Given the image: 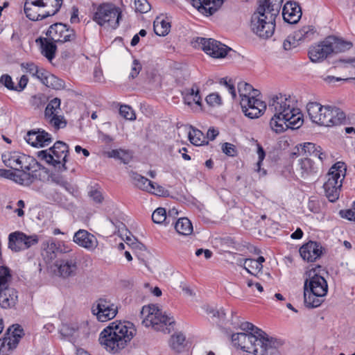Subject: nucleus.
<instances>
[{"label":"nucleus","mask_w":355,"mask_h":355,"mask_svg":"<svg viewBox=\"0 0 355 355\" xmlns=\"http://www.w3.org/2000/svg\"><path fill=\"white\" fill-rule=\"evenodd\" d=\"M313 26H306L294 33L293 39L297 41L311 40L315 34Z\"/></svg>","instance_id":"obj_44"},{"label":"nucleus","mask_w":355,"mask_h":355,"mask_svg":"<svg viewBox=\"0 0 355 355\" xmlns=\"http://www.w3.org/2000/svg\"><path fill=\"white\" fill-rule=\"evenodd\" d=\"M330 41L326 37L323 41L309 49V57L313 62H320L332 53Z\"/></svg>","instance_id":"obj_20"},{"label":"nucleus","mask_w":355,"mask_h":355,"mask_svg":"<svg viewBox=\"0 0 355 355\" xmlns=\"http://www.w3.org/2000/svg\"><path fill=\"white\" fill-rule=\"evenodd\" d=\"M44 247V252L42 255L46 262L52 261L55 259L60 253L59 247L53 239L46 241L42 244Z\"/></svg>","instance_id":"obj_31"},{"label":"nucleus","mask_w":355,"mask_h":355,"mask_svg":"<svg viewBox=\"0 0 355 355\" xmlns=\"http://www.w3.org/2000/svg\"><path fill=\"white\" fill-rule=\"evenodd\" d=\"M25 234L20 232H12L8 236V248L14 252L24 250Z\"/></svg>","instance_id":"obj_32"},{"label":"nucleus","mask_w":355,"mask_h":355,"mask_svg":"<svg viewBox=\"0 0 355 355\" xmlns=\"http://www.w3.org/2000/svg\"><path fill=\"white\" fill-rule=\"evenodd\" d=\"M23 334V329L21 326L19 324H13L8 329L6 336L9 337V338H16L18 344Z\"/></svg>","instance_id":"obj_50"},{"label":"nucleus","mask_w":355,"mask_h":355,"mask_svg":"<svg viewBox=\"0 0 355 355\" xmlns=\"http://www.w3.org/2000/svg\"><path fill=\"white\" fill-rule=\"evenodd\" d=\"M259 339L254 355H281L278 350V347L282 345L281 340L268 336L266 333Z\"/></svg>","instance_id":"obj_17"},{"label":"nucleus","mask_w":355,"mask_h":355,"mask_svg":"<svg viewBox=\"0 0 355 355\" xmlns=\"http://www.w3.org/2000/svg\"><path fill=\"white\" fill-rule=\"evenodd\" d=\"M240 328L241 330L246 331L247 334L252 332L254 334H261V336H264L265 332L258 327H255L253 324L245 322H242L240 325Z\"/></svg>","instance_id":"obj_53"},{"label":"nucleus","mask_w":355,"mask_h":355,"mask_svg":"<svg viewBox=\"0 0 355 355\" xmlns=\"http://www.w3.org/2000/svg\"><path fill=\"white\" fill-rule=\"evenodd\" d=\"M73 241L79 246L89 251L95 250L98 245L96 237L85 230H79L76 232L73 236Z\"/></svg>","instance_id":"obj_22"},{"label":"nucleus","mask_w":355,"mask_h":355,"mask_svg":"<svg viewBox=\"0 0 355 355\" xmlns=\"http://www.w3.org/2000/svg\"><path fill=\"white\" fill-rule=\"evenodd\" d=\"M37 3H40L43 7H45L46 9H56L55 6H58V12L60 10L63 0H36Z\"/></svg>","instance_id":"obj_54"},{"label":"nucleus","mask_w":355,"mask_h":355,"mask_svg":"<svg viewBox=\"0 0 355 355\" xmlns=\"http://www.w3.org/2000/svg\"><path fill=\"white\" fill-rule=\"evenodd\" d=\"M35 78L39 79L42 84L48 87L58 89L62 86L60 80L44 69L40 68Z\"/></svg>","instance_id":"obj_28"},{"label":"nucleus","mask_w":355,"mask_h":355,"mask_svg":"<svg viewBox=\"0 0 355 355\" xmlns=\"http://www.w3.org/2000/svg\"><path fill=\"white\" fill-rule=\"evenodd\" d=\"M37 157L41 159L45 160L46 163L53 166V155L49 150H40L37 153Z\"/></svg>","instance_id":"obj_60"},{"label":"nucleus","mask_w":355,"mask_h":355,"mask_svg":"<svg viewBox=\"0 0 355 355\" xmlns=\"http://www.w3.org/2000/svg\"><path fill=\"white\" fill-rule=\"evenodd\" d=\"M57 275L62 279L73 277L78 274V259L76 254H64L58 258L54 263Z\"/></svg>","instance_id":"obj_9"},{"label":"nucleus","mask_w":355,"mask_h":355,"mask_svg":"<svg viewBox=\"0 0 355 355\" xmlns=\"http://www.w3.org/2000/svg\"><path fill=\"white\" fill-rule=\"evenodd\" d=\"M206 102L212 107L218 106L222 104L221 97L218 93H211L206 97Z\"/></svg>","instance_id":"obj_57"},{"label":"nucleus","mask_w":355,"mask_h":355,"mask_svg":"<svg viewBox=\"0 0 355 355\" xmlns=\"http://www.w3.org/2000/svg\"><path fill=\"white\" fill-rule=\"evenodd\" d=\"M192 43L195 48L201 49L214 58H224L227 51L231 50L225 44L211 38L197 37Z\"/></svg>","instance_id":"obj_8"},{"label":"nucleus","mask_w":355,"mask_h":355,"mask_svg":"<svg viewBox=\"0 0 355 355\" xmlns=\"http://www.w3.org/2000/svg\"><path fill=\"white\" fill-rule=\"evenodd\" d=\"M171 348L176 352H181L186 347V337L182 333H176L169 340Z\"/></svg>","instance_id":"obj_37"},{"label":"nucleus","mask_w":355,"mask_h":355,"mask_svg":"<svg viewBox=\"0 0 355 355\" xmlns=\"http://www.w3.org/2000/svg\"><path fill=\"white\" fill-rule=\"evenodd\" d=\"M61 101L58 98L51 100L44 110V118H49L51 116L58 114L60 112Z\"/></svg>","instance_id":"obj_45"},{"label":"nucleus","mask_w":355,"mask_h":355,"mask_svg":"<svg viewBox=\"0 0 355 355\" xmlns=\"http://www.w3.org/2000/svg\"><path fill=\"white\" fill-rule=\"evenodd\" d=\"M130 176L134 185L138 189L148 192L155 189L154 182L135 171H130Z\"/></svg>","instance_id":"obj_29"},{"label":"nucleus","mask_w":355,"mask_h":355,"mask_svg":"<svg viewBox=\"0 0 355 355\" xmlns=\"http://www.w3.org/2000/svg\"><path fill=\"white\" fill-rule=\"evenodd\" d=\"M142 67L140 62L138 60L135 59L131 67V71L129 74V79H135L136 77H137Z\"/></svg>","instance_id":"obj_58"},{"label":"nucleus","mask_w":355,"mask_h":355,"mask_svg":"<svg viewBox=\"0 0 355 355\" xmlns=\"http://www.w3.org/2000/svg\"><path fill=\"white\" fill-rule=\"evenodd\" d=\"M46 35L49 39L58 44L73 42L76 38L75 31L69 26L61 22L51 25Z\"/></svg>","instance_id":"obj_11"},{"label":"nucleus","mask_w":355,"mask_h":355,"mask_svg":"<svg viewBox=\"0 0 355 355\" xmlns=\"http://www.w3.org/2000/svg\"><path fill=\"white\" fill-rule=\"evenodd\" d=\"M342 184V180H340V183L334 182L333 180H327L324 183L325 196L330 202H334L339 198Z\"/></svg>","instance_id":"obj_26"},{"label":"nucleus","mask_w":355,"mask_h":355,"mask_svg":"<svg viewBox=\"0 0 355 355\" xmlns=\"http://www.w3.org/2000/svg\"><path fill=\"white\" fill-rule=\"evenodd\" d=\"M320 266L306 272L308 278L304 284V302L308 308H317L324 302V297L328 292V284L326 279L317 274V268Z\"/></svg>","instance_id":"obj_3"},{"label":"nucleus","mask_w":355,"mask_h":355,"mask_svg":"<svg viewBox=\"0 0 355 355\" xmlns=\"http://www.w3.org/2000/svg\"><path fill=\"white\" fill-rule=\"evenodd\" d=\"M283 103L282 94L273 96L268 103L269 110L274 112V116L270 121V126L276 133L282 132L288 129L286 121L284 120L286 114H284L286 111L283 107Z\"/></svg>","instance_id":"obj_7"},{"label":"nucleus","mask_w":355,"mask_h":355,"mask_svg":"<svg viewBox=\"0 0 355 355\" xmlns=\"http://www.w3.org/2000/svg\"><path fill=\"white\" fill-rule=\"evenodd\" d=\"M345 114L340 108L335 106L325 105L318 124L327 127L338 125L345 122Z\"/></svg>","instance_id":"obj_14"},{"label":"nucleus","mask_w":355,"mask_h":355,"mask_svg":"<svg viewBox=\"0 0 355 355\" xmlns=\"http://www.w3.org/2000/svg\"><path fill=\"white\" fill-rule=\"evenodd\" d=\"M0 83L10 90H15L14 83L12 80V78L8 75H2L0 78Z\"/></svg>","instance_id":"obj_63"},{"label":"nucleus","mask_w":355,"mask_h":355,"mask_svg":"<svg viewBox=\"0 0 355 355\" xmlns=\"http://www.w3.org/2000/svg\"><path fill=\"white\" fill-rule=\"evenodd\" d=\"M53 181L57 184L62 187L69 192H71L73 190L72 186L61 176H57L53 178Z\"/></svg>","instance_id":"obj_64"},{"label":"nucleus","mask_w":355,"mask_h":355,"mask_svg":"<svg viewBox=\"0 0 355 355\" xmlns=\"http://www.w3.org/2000/svg\"><path fill=\"white\" fill-rule=\"evenodd\" d=\"M324 106L317 102H309L306 105L307 112L310 119L315 123H318Z\"/></svg>","instance_id":"obj_39"},{"label":"nucleus","mask_w":355,"mask_h":355,"mask_svg":"<svg viewBox=\"0 0 355 355\" xmlns=\"http://www.w3.org/2000/svg\"><path fill=\"white\" fill-rule=\"evenodd\" d=\"M89 196L96 203H101L104 199L101 191L95 189H92L89 191Z\"/></svg>","instance_id":"obj_62"},{"label":"nucleus","mask_w":355,"mask_h":355,"mask_svg":"<svg viewBox=\"0 0 355 355\" xmlns=\"http://www.w3.org/2000/svg\"><path fill=\"white\" fill-rule=\"evenodd\" d=\"M18 302V291L8 287L0 290V307L8 309L15 308Z\"/></svg>","instance_id":"obj_24"},{"label":"nucleus","mask_w":355,"mask_h":355,"mask_svg":"<svg viewBox=\"0 0 355 355\" xmlns=\"http://www.w3.org/2000/svg\"><path fill=\"white\" fill-rule=\"evenodd\" d=\"M238 91L241 99L252 96H258L259 91L255 89L252 86L245 82H240L238 83Z\"/></svg>","instance_id":"obj_40"},{"label":"nucleus","mask_w":355,"mask_h":355,"mask_svg":"<svg viewBox=\"0 0 355 355\" xmlns=\"http://www.w3.org/2000/svg\"><path fill=\"white\" fill-rule=\"evenodd\" d=\"M141 315L144 318L143 324L145 326H151L155 330L162 331L165 334H169L171 327L175 324L173 317L163 313L155 305L143 306L141 310Z\"/></svg>","instance_id":"obj_5"},{"label":"nucleus","mask_w":355,"mask_h":355,"mask_svg":"<svg viewBox=\"0 0 355 355\" xmlns=\"http://www.w3.org/2000/svg\"><path fill=\"white\" fill-rule=\"evenodd\" d=\"M283 0H260L259 7L251 17V29L259 37L267 39L275 32V19Z\"/></svg>","instance_id":"obj_1"},{"label":"nucleus","mask_w":355,"mask_h":355,"mask_svg":"<svg viewBox=\"0 0 355 355\" xmlns=\"http://www.w3.org/2000/svg\"><path fill=\"white\" fill-rule=\"evenodd\" d=\"M136 334L134 324L128 321H114L100 334L99 343L112 354L124 349Z\"/></svg>","instance_id":"obj_2"},{"label":"nucleus","mask_w":355,"mask_h":355,"mask_svg":"<svg viewBox=\"0 0 355 355\" xmlns=\"http://www.w3.org/2000/svg\"><path fill=\"white\" fill-rule=\"evenodd\" d=\"M320 150H321L320 146H317L315 144L309 142L304 143L303 145L301 144L300 147H297V154L299 155L317 157Z\"/></svg>","instance_id":"obj_41"},{"label":"nucleus","mask_w":355,"mask_h":355,"mask_svg":"<svg viewBox=\"0 0 355 355\" xmlns=\"http://www.w3.org/2000/svg\"><path fill=\"white\" fill-rule=\"evenodd\" d=\"M282 16L286 22L296 24L302 17L301 8L295 2H287L283 7Z\"/></svg>","instance_id":"obj_25"},{"label":"nucleus","mask_w":355,"mask_h":355,"mask_svg":"<svg viewBox=\"0 0 355 355\" xmlns=\"http://www.w3.org/2000/svg\"><path fill=\"white\" fill-rule=\"evenodd\" d=\"M166 219V211L164 208L159 207L152 214V220L155 223L161 224Z\"/></svg>","instance_id":"obj_51"},{"label":"nucleus","mask_w":355,"mask_h":355,"mask_svg":"<svg viewBox=\"0 0 355 355\" xmlns=\"http://www.w3.org/2000/svg\"><path fill=\"white\" fill-rule=\"evenodd\" d=\"M92 19L101 26H107L116 29L122 18L121 9L112 3H102L98 6L93 5Z\"/></svg>","instance_id":"obj_4"},{"label":"nucleus","mask_w":355,"mask_h":355,"mask_svg":"<svg viewBox=\"0 0 355 355\" xmlns=\"http://www.w3.org/2000/svg\"><path fill=\"white\" fill-rule=\"evenodd\" d=\"M299 164L301 177L303 178H306L308 176L317 173V167L315 166L313 162L309 158L305 157L300 159Z\"/></svg>","instance_id":"obj_36"},{"label":"nucleus","mask_w":355,"mask_h":355,"mask_svg":"<svg viewBox=\"0 0 355 355\" xmlns=\"http://www.w3.org/2000/svg\"><path fill=\"white\" fill-rule=\"evenodd\" d=\"M2 161L4 164L13 170H15L16 172L19 171V166L20 163L21 154L14 152V153H8L2 155Z\"/></svg>","instance_id":"obj_35"},{"label":"nucleus","mask_w":355,"mask_h":355,"mask_svg":"<svg viewBox=\"0 0 355 355\" xmlns=\"http://www.w3.org/2000/svg\"><path fill=\"white\" fill-rule=\"evenodd\" d=\"M283 107L286 114V121L288 128L297 129L303 123V114L300 109L296 107L294 98L290 95L282 94Z\"/></svg>","instance_id":"obj_10"},{"label":"nucleus","mask_w":355,"mask_h":355,"mask_svg":"<svg viewBox=\"0 0 355 355\" xmlns=\"http://www.w3.org/2000/svg\"><path fill=\"white\" fill-rule=\"evenodd\" d=\"M109 158H114L120 160L125 164H128L132 159V154L130 151L121 148L114 149L104 153Z\"/></svg>","instance_id":"obj_34"},{"label":"nucleus","mask_w":355,"mask_h":355,"mask_svg":"<svg viewBox=\"0 0 355 355\" xmlns=\"http://www.w3.org/2000/svg\"><path fill=\"white\" fill-rule=\"evenodd\" d=\"M36 43L40 44L41 46V53L49 61H51L55 55L57 50L56 42H54L49 37H39L36 40Z\"/></svg>","instance_id":"obj_27"},{"label":"nucleus","mask_w":355,"mask_h":355,"mask_svg":"<svg viewBox=\"0 0 355 355\" xmlns=\"http://www.w3.org/2000/svg\"><path fill=\"white\" fill-rule=\"evenodd\" d=\"M257 97V96L245 98L240 101L242 111L248 118H259L263 114L266 109V103Z\"/></svg>","instance_id":"obj_16"},{"label":"nucleus","mask_w":355,"mask_h":355,"mask_svg":"<svg viewBox=\"0 0 355 355\" xmlns=\"http://www.w3.org/2000/svg\"><path fill=\"white\" fill-rule=\"evenodd\" d=\"M347 166L343 162H338L334 164L327 174V180L340 183V180H343L346 174Z\"/></svg>","instance_id":"obj_30"},{"label":"nucleus","mask_w":355,"mask_h":355,"mask_svg":"<svg viewBox=\"0 0 355 355\" xmlns=\"http://www.w3.org/2000/svg\"><path fill=\"white\" fill-rule=\"evenodd\" d=\"M189 138L190 141L196 146H202L208 143L203 132L196 128H192L189 132Z\"/></svg>","instance_id":"obj_47"},{"label":"nucleus","mask_w":355,"mask_h":355,"mask_svg":"<svg viewBox=\"0 0 355 355\" xmlns=\"http://www.w3.org/2000/svg\"><path fill=\"white\" fill-rule=\"evenodd\" d=\"M299 252L304 261L313 262L320 257L322 253V247L320 243L310 241L302 245Z\"/></svg>","instance_id":"obj_21"},{"label":"nucleus","mask_w":355,"mask_h":355,"mask_svg":"<svg viewBox=\"0 0 355 355\" xmlns=\"http://www.w3.org/2000/svg\"><path fill=\"white\" fill-rule=\"evenodd\" d=\"M12 279L10 270L6 266H0V290L10 287L8 282Z\"/></svg>","instance_id":"obj_49"},{"label":"nucleus","mask_w":355,"mask_h":355,"mask_svg":"<svg viewBox=\"0 0 355 355\" xmlns=\"http://www.w3.org/2000/svg\"><path fill=\"white\" fill-rule=\"evenodd\" d=\"M118 312V306L106 298H99L92 306V313L100 322L113 319Z\"/></svg>","instance_id":"obj_12"},{"label":"nucleus","mask_w":355,"mask_h":355,"mask_svg":"<svg viewBox=\"0 0 355 355\" xmlns=\"http://www.w3.org/2000/svg\"><path fill=\"white\" fill-rule=\"evenodd\" d=\"M170 28V23L159 17H157L154 21L153 29L155 33L159 36L166 35L169 33Z\"/></svg>","instance_id":"obj_42"},{"label":"nucleus","mask_w":355,"mask_h":355,"mask_svg":"<svg viewBox=\"0 0 355 355\" xmlns=\"http://www.w3.org/2000/svg\"><path fill=\"white\" fill-rule=\"evenodd\" d=\"M44 119L46 122L55 130H58L67 126V123L64 117L62 115H59V114Z\"/></svg>","instance_id":"obj_46"},{"label":"nucleus","mask_w":355,"mask_h":355,"mask_svg":"<svg viewBox=\"0 0 355 355\" xmlns=\"http://www.w3.org/2000/svg\"><path fill=\"white\" fill-rule=\"evenodd\" d=\"M243 268L246 271L254 276H257L258 273L261 272L263 265L255 261L253 259H245L243 263Z\"/></svg>","instance_id":"obj_48"},{"label":"nucleus","mask_w":355,"mask_h":355,"mask_svg":"<svg viewBox=\"0 0 355 355\" xmlns=\"http://www.w3.org/2000/svg\"><path fill=\"white\" fill-rule=\"evenodd\" d=\"M56 9H46L36 0H26L24 3V13L26 16L32 21H38L45 19L49 16H53L58 12V6Z\"/></svg>","instance_id":"obj_13"},{"label":"nucleus","mask_w":355,"mask_h":355,"mask_svg":"<svg viewBox=\"0 0 355 355\" xmlns=\"http://www.w3.org/2000/svg\"><path fill=\"white\" fill-rule=\"evenodd\" d=\"M257 155H258L259 160L257 163V168L256 169V171L258 173H259L261 175H265L266 174V171L264 169H261V166L263 160L265 158L266 153H265L263 148L260 145H258V146H257Z\"/></svg>","instance_id":"obj_55"},{"label":"nucleus","mask_w":355,"mask_h":355,"mask_svg":"<svg viewBox=\"0 0 355 355\" xmlns=\"http://www.w3.org/2000/svg\"><path fill=\"white\" fill-rule=\"evenodd\" d=\"M191 2L200 12L210 16L221 7L224 0H191Z\"/></svg>","instance_id":"obj_23"},{"label":"nucleus","mask_w":355,"mask_h":355,"mask_svg":"<svg viewBox=\"0 0 355 355\" xmlns=\"http://www.w3.org/2000/svg\"><path fill=\"white\" fill-rule=\"evenodd\" d=\"M261 336V334L256 335L252 332L236 333L232 335V341L235 346L240 347L243 352L254 354Z\"/></svg>","instance_id":"obj_15"},{"label":"nucleus","mask_w":355,"mask_h":355,"mask_svg":"<svg viewBox=\"0 0 355 355\" xmlns=\"http://www.w3.org/2000/svg\"><path fill=\"white\" fill-rule=\"evenodd\" d=\"M206 312L208 315H210L212 318H218L219 319H223L225 315V313L223 309L216 310L213 307L207 306L206 308Z\"/></svg>","instance_id":"obj_61"},{"label":"nucleus","mask_w":355,"mask_h":355,"mask_svg":"<svg viewBox=\"0 0 355 355\" xmlns=\"http://www.w3.org/2000/svg\"><path fill=\"white\" fill-rule=\"evenodd\" d=\"M40 167L41 165L34 157L21 154L19 171L15 172L17 183L24 186L31 185L39 178Z\"/></svg>","instance_id":"obj_6"},{"label":"nucleus","mask_w":355,"mask_h":355,"mask_svg":"<svg viewBox=\"0 0 355 355\" xmlns=\"http://www.w3.org/2000/svg\"><path fill=\"white\" fill-rule=\"evenodd\" d=\"M175 229L181 235L188 236L193 232V225L187 218H180L175 223Z\"/></svg>","instance_id":"obj_38"},{"label":"nucleus","mask_w":355,"mask_h":355,"mask_svg":"<svg viewBox=\"0 0 355 355\" xmlns=\"http://www.w3.org/2000/svg\"><path fill=\"white\" fill-rule=\"evenodd\" d=\"M220 83L227 87L228 92L231 94L232 98L235 99L236 97V89L234 84L232 83V80H229L227 81V78H223L220 79Z\"/></svg>","instance_id":"obj_59"},{"label":"nucleus","mask_w":355,"mask_h":355,"mask_svg":"<svg viewBox=\"0 0 355 355\" xmlns=\"http://www.w3.org/2000/svg\"><path fill=\"white\" fill-rule=\"evenodd\" d=\"M49 151L53 155V166L60 171H66L67 169V157L69 153L68 145L63 141H58L49 149Z\"/></svg>","instance_id":"obj_18"},{"label":"nucleus","mask_w":355,"mask_h":355,"mask_svg":"<svg viewBox=\"0 0 355 355\" xmlns=\"http://www.w3.org/2000/svg\"><path fill=\"white\" fill-rule=\"evenodd\" d=\"M24 139L28 144L37 148L49 146L53 141L51 135L42 129L29 130Z\"/></svg>","instance_id":"obj_19"},{"label":"nucleus","mask_w":355,"mask_h":355,"mask_svg":"<svg viewBox=\"0 0 355 355\" xmlns=\"http://www.w3.org/2000/svg\"><path fill=\"white\" fill-rule=\"evenodd\" d=\"M135 10L140 13H146L150 10V5L147 0H135Z\"/></svg>","instance_id":"obj_56"},{"label":"nucleus","mask_w":355,"mask_h":355,"mask_svg":"<svg viewBox=\"0 0 355 355\" xmlns=\"http://www.w3.org/2000/svg\"><path fill=\"white\" fill-rule=\"evenodd\" d=\"M17 346V341L16 338H9L5 336L0 339V355H8L9 352L16 348Z\"/></svg>","instance_id":"obj_43"},{"label":"nucleus","mask_w":355,"mask_h":355,"mask_svg":"<svg viewBox=\"0 0 355 355\" xmlns=\"http://www.w3.org/2000/svg\"><path fill=\"white\" fill-rule=\"evenodd\" d=\"M327 37V40H329L330 41L329 46L332 49V53L344 52L349 50L352 46V44L351 42L345 41L335 36L331 35Z\"/></svg>","instance_id":"obj_33"},{"label":"nucleus","mask_w":355,"mask_h":355,"mask_svg":"<svg viewBox=\"0 0 355 355\" xmlns=\"http://www.w3.org/2000/svg\"><path fill=\"white\" fill-rule=\"evenodd\" d=\"M119 114L121 116L127 120H135L136 115L134 110L129 105H121L119 108Z\"/></svg>","instance_id":"obj_52"}]
</instances>
